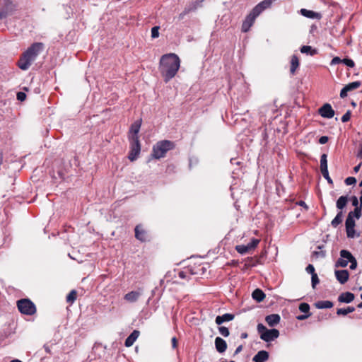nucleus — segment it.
Returning a JSON list of instances; mask_svg holds the SVG:
<instances>
[{
  "mask_svg": "<svg viewBox=\"0 0 362 362\" xmlns=\"http://www.w3.org/2000/svg\"><path fill=\"white\" fill-rule=\"evenodd\" d=\"M300 13L303 16L311 19H320L322 17L320 13H317L310 10H307L305 8H301Z\"/></svg>",
  "mask_w": 362,
  "mask_h": 362,
  "instance_id": "obj_15",
  "label": "nucleus"
},
{
  "mask_svg": "<svg viewBox=\"0 0 362 362\" xmlns=\"http://www.w3.org/2000/svg\"><path fill=\"white\" fill-rule=\"evenodd\" d=\"M44 349L45 350V351L47 353V354H51V350H50V348L49 346L47 345H44Z\"/></svg>",
  "mask_w": 362,
  "mask_h": 362,
  "instance_id": "obj_63",
  "label": "nucleus"
},
{
  "mask_svg": "<svg viewBox=\"0 0 362 362\" xmlns=\"http://www.w3.org/2000/svg\"><path fill=\"white\" fill-rule=\"evenodd\" d=\"M275 1L276 0H263L256 5L243 22L242 31L244 33L247 32L254 24L256 18L265 9L269 8Z\"/></svg>",
  "mask_w": 362,
  "mask_h": 362,
  "instance_id": "obj_3",
  "label": "nucleus"
},
{
  "mask_svg": "<svg viewBox=\"0 0 362 362\" xmlns=\"http://www.w3.org/2000/svg\"><path fill=\"white\" fill-rule=\"evenodd\" d=\"M313 256L319 258V257H325V252L324 251H314L313 253Z\"/></svg>",
  "mask_w": 362,
  "mask_h": 362,
  "instance_id": "obj_49",
  "label": "nucleus"
},
{
  "mask_svg": "<svg viewBox=\"0 0 362 362\" xmlns=\"http://www.w3.org/2000/svg\"><path fill=\"white\" fill-rule=\"evenodd\" d=\"M319 278L317 274H313L311 276V282L313 288H315V286L319 283Z\"/></svg>",
  "mask_w": 362,
  "mask_h": 362,
  "instance_id": "obj_44",
  "label": "nucleus"
},
{
  "mask_svg": "<svg viewBox=\"0 0 362 362\" xmlns=\"http://www.w3.org/2000/svg\"><path fill=\"white\" fill-rule=\"evenodd\" d=\"M218 331L220 334L223 336L224 337H227L229 336L230 332L227 327L221 326L218 327Z\"/></svg>",
  "mask_w": 362,
  "mask_h": 362,
  "instance_id": "obj_37",
  "label": "nucleus"
},
{
  "mask_svg": "<svg viewBox=\"0 0 362 362\" xmlns=\"http://www.w3.org/2000/svg\"><path fill=\"white\" fill-rule=\"evenodd\" d=\"M361 85V83L360 81H354L351 83H349V84L346 85L345 86L346 88H348L349 91H351L353 90L357 89L359 88Z\"/></svg>",
  "mask_w": 362,
  "mask_h": 362,
  "instance_id": "obj_32",
  "label": "nucleus"
},
{
  "mask_svg": "<svg viewBox=\"0 0 362 362\" xmlns=\"http://www.w3.org/2000/svg\"><path fill=\"white\" fill-rule=\"evenodd\" d=\"M247 337V334L246 332L241 334V338L242 339H246Z\"/></svg>",
  "mask_w": 362,
  "mask_h": 362,
  "instance_id": "obj_64",
  "label": "nucleus"
},
{
  "mask_svg": "<svg viewBox=\"0 0 362 362\" xmlns=\"http://www.w3.org/2000/svg\"><path fill=\"white\" fill-rule=\"evenodd\" d=\"M279 336V330L276 329H267V331L265 333L262 334L261 336V339L266 342H269L278 338Z\"/></svg>",
  "mask_w": 362,
  "mask_h": 362,
  "instance_id": "obj_8",
  "label": "nucleus"
},
{
  "mask_svg": "<svg viewBox=\"0 0 362 362\" xmlns=\"http://www.w3.org/2000/svg\"><path fill=\"white\" fill-rule=\"evenodd\" d=\"M299 59L298 57L293 54L291 56V67H290V72L291 74H295L296 69L299 66Z\"/></svg>",
  "mask_w": 362,
  "mask_h": 362,
  "instance_id": "obj_21",
  "label": "nucleus"
},
{
  "mask_svg": "<svg viewBox=\"0 0 362 362\" xmlns=\"http://www.w3.org/2000/svg\"><path fill=\"white\" fill-rule=\"evenodd\" d=\"M200 2L194 1L191 3L189 5L187 6L183 11L180 13L179 18L180 20L183 19L185 16L188 14L189 13L195 11L197 7L199 6Z\"/></svg>",
  "mask_w": 362,
  "mask_h": 362,
  "instance_id": "obj_9",
  "label": "nucleus"
},
{
  "mask_svg": "<svg viewBox=\"0 0 362 362\" xmlns=\"http://www.w3.org/2000/svg\"><path fill=\"white\" fill-rule=\"evenodd\" d=\"M6 16H7L6 12H5V11H0V20L6 18Z\"/></svg>",
  "mask_w": 362,
  "mask_h": 362,
  "instance_id": "obj_60",
  "label": "nucleus"
},
{
  "mask_svg": "<svg viewBox=\"0 0 362 362\" xmlns=\"http://www.w3.org/2000/svg\"><path fill=\"white\" fill-rule=\"evenodd\" d=\"M130 141V151L129 153L128 158L131 161L135 160L141 151V145L139 137H132L129 139Z\"/></svg>",
  "mask_w": 362,
  "mask_h": 362,
  "instance_id": "obj_6",
  "label": "nucleus"
},
{
  "mask_svg": "<svg viewBox=\"0 0 362 362\" xmlns=\"http://www.w3.org/2000/svg\"><path fill=\"white\" fill-rule=\"evenodd\" d=\"M191 276H192V274H190L188 270L187 271H180L178 272V276L180 279L189 280V278L191 277Z\"/></svg>",
  "mask_w": 362,
  "mask_h": 362,
  "instance_id": "obj_35",
  "label": "nucleus"
},
{
  "mask_svg": "<svg viewBox=\"0 0 362 362\" xmlns=\"http://www.w3.org/2000/svg\"><path fill=\"white\" fill-rule=\"evenodd\" d=\"M333 303L329 300H320L315 303V306L317 309L331 308L333 307Z\"/></svg>",
  "mask_w": 362,
  "mask_h": 362,
  "instance_id": "obj_22",
  "label": "nucleus"
},
{
  "mask_svg": "<svg viewBox=\"0 0 362 362\" xmlns=\"http://www.w3.org/2000/svg\"><path fill=\"white\" fill-rule=\"evenodd\" d=\"M349 262L351 263V265L349 267L350 269H355L357 267V262L355 257H354L351 261H349Z\"/></svg>",
  "mask_w": 362,
  "mask_h": 362,
  "instance_id": "obj_54",
  "label": "nucleus"
},
{
  "mask_svg": "<svg viewBox=\"0 0 362 362\" xmlns=\"http://www.w3.org/2000/svg\"><path fill=\"white\" fill-rule=\"evenodd\" d=\"M180 66V59L174 53L163 54L160 59L159 71L165 82L175 76Z\"/></svg>",
  "mask_w": 362,
  "mask_h": 362,
  "instance_id": "obj_1",
  "label": "nucleus"
},
{
  "mask_svg": "<svg viewBox=\"0 0 362 362\" xmlns=\"http://www.w3.org/2000/svg\"><path fill=\"white\" fill-rule=\"evenodd\" d=\"M159 27L154 26L151 29V37L152 38H157L159 36Z\"/></svg>",
  "mask_w": 362,
  "mask_h": 362,
  "instance_id": "obj_41",
  "label": "nucleus"
},
{
  "mask_svg": "<svg viewBox=\"0 0 362 362\" xmlns=\"http://www.w3.org/2000/svg\"><path fill=\"white\" fill-rule=\"evenodd\" d=\"M305 271L308 273V274H310L311 276L313 274H316L315 273V267H313V264H308L307 266V267L305 268Z\"/></svg>",
  "mask_w": 362,
  "mask_h": 362,
  "instance_id": "obj_50",
  "label": "nucleus"
},
{
  "mask_svg": "<svg viewBox=\"0 0 362 362\" xmlns=\"http://www.w3.org/2000/svg\"><path fill=\"white\" fill-rule=\"evenodd\" d=\"M340 63H342V59H341L339 57H335L332 59L330 65L334 66Z\"/></svg>",
  "mask_w": 362,
  "mask_h": 362,
  "instance_id": "obj_51",
  "label": "nucleus"
},
{
  "mask_svg": "<svg viewBox=\"0 0 362 362\" xmlns=\"http://www.w3.org/2000/svg\"><path fill=\"white\" fill-rule=\"evenodd\" d=\"M26 98L25 93L23 92H18L17 93V99L20 101H23Z\"/></svg>",
  "mask_w": 362,
  "mask_h": 362,
  "instance_id": "obj_53",
  "label": "nucleus"
},
{
  "mask_svg": "<svg viewBox=\"0 0 362 362\" xmlns=\"http://www.w3.org/2000/svg\"><path fill=\"white\" fill-rule=\"evenodd\" d=\"M310 313H308V314H305V315H298L296 317V318L298 320H304L305 319H307L309 316H310Z\"/></svg>",
  "mask_w": 362,
  "mask_h": 362,
  "instance_id": "obj_56",
  "label": "nucleus"
},
{
  "mask_svg": "<svg viewBox=\"0 0 362 362\" xmlns=\"http://www.w3.org/2000/svg\"><path fill=\"white\" fill-rule=\"evenodd\" d=\"M361 163H359L358 165H357L356 166H355V167L354 168V171L355 173H358V172L359 171L360 168H361Z\"/></svg>",
  "mask_w": 362,
  "mask_h": 362,
  "instance_id": "obj_62",
  "label": "nucleus"
},
{
  "mask_svg": "<svg viewBox=\"0 0 362 362\" xmlns=\"http://www.w3.org/2000/svg\"><path fill=\"white\" fill-rule=\"evenodd\" d=\"M252 296L257 302H262L265 298V294L261 289L257 288L252 292Z\"/></svg>",
  "mask_w": 362,
  "mask_h": 362,
  "instance_id": "obj_23",
  "label": "nucleus"
},
{
  "mask_svg": "<svg viewBox=\"0 0 362 362\" xmlns=\"http://www.w3.org/2000/svg\"><path fill=\"white\" fill-rule=\"evenodd\" d=\"M297 204L303 206L305 210L308 209V206L304 201H299L297 202Z\"/></svg>",
  "mask_w": 362,
  "mask_h": 362,
  "instance_id": "obj_58",
  "label": "nucleus"
},
{
  "mask_svg": "<svg viewBox=\"0 0 362 362\" xmlns=\"http://www.w3.org/2000/svg\"><path fill=\"white\" fill-rule=\"evenodd\" d=\"M342 63L350 68H353L355 66L354 62L351 59H343Z\"/></svg>",
  "mask_w": 362,
  "mask_h": 362,
  "instance_id": "obj_42",
  "label": "nucleus"
},
{
  "mask_svg": "<svg viewBox=\"0 0 362 362\" xmlns=\"http://www.w3.org/2000/svg\"><path fill=\"white\" fill-rule=\"evenodd\" d=\"M259 240L258 239H256V238H252L251 240V241L247 244L250 247V249L252 250V249H254L255 248L257 245L259 244Z\"/></svg>",
  "mask_w": 362,
  "mask_h": 362,
  "instance_id": "obj_40",
  "label": "nucleus"
},
{
  "mask_svg": "<svg viewBox=\"0 0 362 362\" xmlns=\"http://www.w3.org/2000/svg\"><path fill=\"white\" fill-rule=\"evenodd\" d=\"M235 316L230 313H226L223 315H218L216 317L215 322L217 325H220L225 322H229L234 319Z\"/></svg>",
  "mask_w": 362,
  "mask_h": 362,
  "instance_id": "obj_19",
  "label": "nucleus"
},
{
  "mask_svg": "<svg viewBox=\"0 0 362 362\" xmlns=\"http://www.w3.org/2000/svg\"><path fill=\"white\" fill-rule=\"evenodd\" d=\"M215 346L217 351L223 353L227 349V344L224 339L218 337L215 339Z\"/></svg>",
  "mask_w": 362,
  "mask_h": 362,
  "instance_id": "obj_17",
  "label": "nucleus"
},
{
  "mask_svg": "<svg viewBox=\"0 0 362 362\" xmlns=\"http://www.w3.org/2000/svg\"><path fill=\"white\" fill-rule=\"evenodd\" d=\"M320 170L321 172L328 170L327 156L325 153L322 154L320 157Z\"/></svg>",
  "mask_w": 362,
  "mask_h": 362,
  "instance_id": "obj_27",
  "label": "nucleus"
},
{
  "mask_svg": "<svg viewBox=\"0 0 362 362\" xmlns=\"http://www.w3.org/2000/svg\"><path fill=\"white\" fill-rule=\"evenodd\" d=\"M18 310L24 315H32L36 312L35 304L27 298L21 299L17 301Z\"/></svg>",
  "mask_w": 362,
  "mask_h": 362,
  "instance_id": "obj_5",
  "label": "nucleus"
},
{
  "mask_svg": "<svg viewBox=\"0 0 362 362\" xmlns=\"http://www.w3.org/2000/svg\"><path fill=\"white\" fill-rule=\"evenodd\" d=\"M348 200L349 199L347 196L339 197L336 202L337 208L341 211L346 206Z\"/></svg>",
  "mask_w": 362,
  "mask_h": 362,
  "instance_id": "obj_25",
  "label": "nucleus"
},
{
  "mask_svg": "<svg viewBox=\"0 0 362 362\" xmlns=\"http://www.w3.org/2000/svg\"><path fill=\"white\" fill-rule=\"evenodd\" d=\"M348 264V260L339 258L336 262V267H346Z\"/></svg>",
  "mask_w": 362,
  "mask_h": 362,
  "instance_id": "obj_39",
  "label": "nucleus"
},
{
  "mask_svg": "<svg viewBox=\"0 0 362 362\" xmlns=\"http://www.w3.org/2000/svg\"><path fill=\"white\" fill-rule=\"evenodd\" d=\"M242 350H243V345H240V346H238L236 348V349H235V353H234V354H239Z\"/></svg>",
  "mask_w": 362,
  "mask_h": 362,
  "instance_id": "obj_59",
  "label": "nucleus"
},
{
  "mask_svg": "<svg viewBox=\"0 0 362 362\" xmlns=\"http://www.w3.org/2000/svg\"><path fill=\"white\" fill-rule=\"evenodd\" d=\"M348 214H350L352 218H356L358 219L361 216V206L355 207L353 211H350Z\"/></svg>",
  "mask_w": 362,
  "mask_h": 362,
  "instance_id": "obj_33",
  "label": "nucleus"
},
{
  "mask_svg": "<svg viewBox=\"0 0 362 362\" xmlns=\"http://www.w3.org/2000/svg\"><path fill=\"white\" fill-rule=\"evenodd\" d=\"M340 256L344 259L348 260V262L354 257L350 252L346 250H341Z\"/></svg>",
  "mask_w": 362,
  "mask_h": 362,
  "instance_id": "obj_31",
  "label": "nucleus"
},
{
  "mask_svg": "<svg viewBox=\"0 0 362 362\" xmlns=\"http://www.w3.org/2000/svg\"><path fill=\"white\" fill-rule=\"evenodd\" d=\"M354 294L351 292L341 293L338 297V301L340 303H349L354 300Z\"/></svg>",
  "mask_w": 362,
  "mask_h": 362,
  "instance_id": "obj_13",
  "label": "nucleus"
},
{
  "mask_svg": "<svg viewBox=\"0 0 362 362\" xmlns=\"http://www.w3.org/2000/svg\"><path fill=\"white\" fill-rule=\"evenodd\" d=\"M139 336V332L138 330H134L130 335L124 341V345L127 347L132 346L135 341Z\"/></svg>",
  "mask_w": 362,
  "mask_h": 362,
  "instance_id": "obj_18",
  "label": "nucleus"
},
{
  "mask_svg": "<svg viewBox=\"0 0 362 362\" xmlns=\"http://www.w3.org/2000/svg\"><path fill=\"white\" fill-rule=\"evenodd\" d=\"M236 251L241 254L245 255L246 254L249 250H250V247L248 245H239L235 247Z\"/></svg>",
  "mask_w": 362,
  "mask_h": 362,
  "instance_id": "obj_29",
  "label": "nucleus"
},
{
  "mask_svg": "<svg viewBox=\"0 0 362 362\" xmlns=\"http://www.w3.org/2000/svg\"><path fill=\"white\" fill-rule=\"evenodd\" d=\"M350 200H351V204H352V205L354 206H355V207H360V206H361V204L360 205L358 204V198L356 196H352L350 198Z\"/></svg>",
  "mask_w": 362,
  "mask_h": 362,
  "instance_id": "obj_47",
  "label": "nucleus"
},
{
  "mask_svg": "<svg viewBox=\"0 0 362 362\" xmlns=\"http://www.w3.org/2000/svg\"><path fill=\"white\" fill-rule=\"evenodd\" d=\"M300 52L308 55L314 56L317 54V50L316 49H313L311 46L303 45L300 47Z\"/></svg>",
  "mask_w": 362,
  "mask_h": 362,
  "instance_id": "obj_24",
  "label": "nucleus"
},
{
  "mask_svg": "<svg viewBox=\"0 0 362 362\" xmlns=\"http://www.w3.org/2000/svg\"><path fill=\"white\" fill-rule=\"evenodd\" d=\"M171 342H172L173 348V349H176L177 346V338L175 337L172 338Z\"/></svg>",
  "mask_w": 362,
  "mask_h": 362,
  "instance_id": "obj_57",
  "label": "nucleus"
},
{
  "mask_svg": "<svg viewBox=\"0 0 362 362\" xmlns=\"http://www.w3.org/2000/svg\"><path fill=\"white\" fill-rule=\"evenodd\" d=\"M346 231L347 237L349 238H353L355 236V230L354 227H346Z\"/></svg>",
  "mask_w": 362,
  "mask_h": 362,
  "instance_id": "obj_38",
  "label": "nucleus"
},
{
  "mask_svg": "<svg viewBox=\"0 0 362 362\" xmlns=\"http://www.w3.org/2000/svg\"><path fill=\"white\" fill-rule=\"evenodd\" d=\"M346 227H355V221L354 218L351 216L350 214H348L346 222H345Z\"/></svg>",
  "mask_w": 362,
  "mask_h": 362,
  "instance_id": "obj_36",
  "label": "nucleus"
},
{
  "mask_svg": "<svg viewBox=\"0 0 362 362\" xmlns=\"http://www.w3.org/2000/svg\"><path fill=\"white\" fill-rule=\"evenodd\" d=\"M351 117V111L348 110L342 117H341V122H346L350 119Z\"/></svg>",
  "mask_w": 362,
  "mask_h": 362,
  "instance_id": "obj_46",
  "label": "nucleus"
},
{
  "mask_svg": "<svg viewBox=\"0 0 362 362\" xmlns=\"http://www.w3.org/2000/svg\"><path fill=\"white\" fill-rule=\"evenodd\" d=\"M135 237L142 242L146 240V233L140 225L135 228Z\"/></svg>",
  "mask_w": 362,
  "mask_h": 362,
  "instance_id": "obj_20",
  "label": "nucleus"
},
{
  "mask_svg": "<svg viewBox=\"0 0 362 362\" xmlns=\"http://www.w3.org/2000/svg\"><path fill=\"white\" fill-rule=\"evenodd\" d=\"M357 157L360 159H362V145H361L360 150L358 151L357 153Z\"/></svg>",
  "mask_w": 362,
  "mask_h": 362,
  "instance_id": "obj_61",
  "label": "nucleus"
},
{
  "mask_svg": "<svg viewBox=\"0 0 362 362\" xmlns=\"http://www.w3.org/2000/svg\"><path fill=\"white\" fill-rule=\"evenodd\" d=\"M269 355L267 351L262 350L257 352L252 358L255 362H264L269 359Z\"/></svg>",
  "mask_w": 362,
  "mask_h": 362,
  "instance_id": "obj_16",
  "label": "nucleus"
},
{
  "mask_svg": "<svg viewBox=\"0 0 362 362\" xmlns=\"http://www.w3.org/2000/svg\"><path fill=\"white\" fill-rule=\"evenodd\" d=\"M174 146V143L168 140L158 141L153 146L151 156L156 159L163 158Z\"/></svg>",
  "mask_w": 362,
  "mask_h": 362,
  "instance_id": "obj_4",
  "label": "nucleus"
},
{
  "mask_svg": "<svg viewBox=\"0 0 362 362\" xmlns=\"http://www.w3.org/2000/svg\"><path fill=\"white\" fill-rule=\"evenodd\" d=\"M318 113L324 118L330 119L334 116V110L332 109L329 103L324 104L318 109Z\"/></svg>",
  "mask_w": 362,
  "mask_h": 362,
  "instance_id": "obj_7",
  "label": "nucleus"
},
{
  "mask_svg": "<svg viewBox=\"0 0 362 362\" xmlns=\"http://www.w3.org/2000/svg\"><path fill=\"white\" fill-rule=\"evenodd\" d=\"M267 329H267V327L261 323L257 325V332L260 334V337L262 336V334L265 333L267 331Z\"/></svg>",
  "mask_w": 362,
  "mask_h": 362,
  "instance_id": "obj_43",
  "label": "nucleus"
},
{
  "mask_svg": "<svg viewBox=\"0 0 362 362\" xmlns=\"http://www.w3.org/2000/svg\"><path fill=\"white\" fill-rule=\"evenodd\" d=\"M77 293L75 290L71 291V292L66 296V302L72 304L76 299Z\"/></svg>",
  "mask_w": 362,
  "mask_h": 362,
  "instance_id": "obj_30",
  "label": "nucleus"
},
{
  "mask_svg": "<svg viewBox=\"0 0 362 362\" xmlns=\"http://www.w3.org/2000/svg\"><path fill=\"white\" fill-rule=\"evenodd\" d=\"M299 310L300 312L304 313L305 314L310 313V305L306 303H302L299 305Z\"/></svg>",
  "mask_w": 362,
  "mask_h": 362,
  "instance_id": "obj_34",
  "label": "nucleus"
},
{
  "mask_svg": "<svg viewBox=\"0 0 362 362\" xmlns=\"http://www.w3.org/2000/svg\"><path fill=\"white\" fill-rule=\"evenodd\" d=\"M141 296V291H132L126 293L124 299L129 303H134L138 300L139 298Z\"/></svg>",
  "mask_w": 362,
  "mask_h": 362,
  "instance_id": "obj_10",
  "label": "nucleus"
},
{
  "mask_svg": "<svg viewBox=\"0 0 362 362\" xmlns=\"http://www.w3.org/2000/svg\"><path fill=\"white\" fill-rule=\"evenodd\" d=\"M141 125V119H139V120H137V121L134 122L131 125V127H130V129H129V139H132V137H134V136L139 137L138 133H139V132L140 130Z\"/></svg>",
  "mask_w": 362,
  "mask_h": 362,
  "instance_id": "obj_11",
  "label": "nucleus"
},
{
  "mask_svg": "<svg viewBox=\"0 0 362 362\" xmlns=\"http://www.w3.org/2000/svg\"><path fill=\"white\" fill-rule=\"evenodd\" d=\"M321 173H322V175L324 177V178L325 180H327V181L328 182V183H329V184H332L333 183L332 180L331 179V177L329 175L328 170L323 171V172H321Z\"/></svg>",
  "mask_w": 362,
  "mask_h": 362,
  "instance_id": "obj_48",
  "label": "nucleus"
},
{
  "mask_svg": "<svg viewBox=\"0 0 362 362\" xmlns=\"http://www.w3.org/2000/svg\"><path fill=\"white\" fill-rule=\"evenodd\" d=\"M328 139L327 136H322L319 139V143L320 144H325L328 141Z\"/></svg>",
  "mask_w": 362,
  "mask_h": 362,
  "instance_id": "obj_55",
  "label": "nucleus"
},
{
  "mask_svg": "<svg viewBox=\"0 0 362 362\" xmlns=\"http://www.w3.org/2000/svg\"><path fill=\"white\" fill-rule=\"evenodd\" d=\"M335 276L339 282L344 284L349 279V273L347 270H336Z\"/></svg>",
  "mask_w": 362,
  "mask_h": 362,
  "instance_id": "obj_12",
  "label": "nucleus"
},
{
  "mask_svg": "<svg viewBox=\"0 0 362 362\" xmlns=\"http://www.w3.org/2000/svg\"><path fill=\"white\" fill-rule=\"evenodd\" d=\"M281 317L280 315L278 314H271L265 317L266 322L269 325L270 327H274L276 325H278L280 322Z\"/></svg>",
  "mask_w": 362,
  "mask_h": 362,
  "instance_id": "obj_14",
  "label": "nucleus"
},
{
  "mask_svg": "<svg viewBox=\"0 0 362 362\" xmlns=\"http://www.w3.org/2000/svg\"><path fill=\"white\" fill-rule=\"evenodd\" d=\"M355 310V308L349 306L346 308H339L337 310V314L338 315H346L349 313H353Z\"/></svg>",
  "mask_w": 362,
  "mask_h": 362,
  "instance_id": "obj_28",
  "label": "nucleus"
},
{
  "mask_svg": "<svg viewBox=\"0 0 362 362\" xmlns=\"http://www.w3.org/2000/svg\"><path fill=\"white\" fill-rule=\"evenodd\" d=\"M342 218H343V212L342 211H340L337 213L335 218L332 221L331 225L336 228L337 227L341 222H342Z\"/></svg>",
  "mask_w": 362,
  "mask_h": 362,
  "instance_id": "obj_26",
  "label": "nucleus"
},
{
  "mask_svg": "<svg viewBox=\"0 0 362 362\" xmlns=\"http://www.w3.org/2000/svg\"><path fill=\"white\" fill-rule=\"evenodd\" d=\"M349 92L348 88H346V86H344L340 91V97L341 98H344L347 96V93Z\"/></svg>",
  "mask_w": 362,
  "mask_h": 362,
  "instance_id": "obj_52",
  "label": "nucleus"
},
{
  "mask_svg": "<svg viewBox=\"0 0 362 362\" xmlns=\"http://www.w3.org/2000/svg\"><path fill=\"white\" fill-rule=\"evenodd\" d=\"M43 48L44 45L42 42L32 44L21 57L18 62V67L22 70L28 69L39 54L43 50Z\"/></svg>",
  "mask_w": 362,
  "mask_h": 362,
  "instance_id": "obj_2",
  "label": "nucleus"
},
{
  "mask_svg": "<svg viewBox=\"0 0 362 362\" xmlns=\"http://www.w3.org/2000/svg\"><path fill=\"white\" fill-rule=\"evenodd\" d=\"M344 182L346 185H351L356 183V179L354 177H348Z\"/></svg>",
  "mask_w": 362,
  "mask_h": 362,
  "instance_id": "obj_45",
  "label": "nucleus"
}]
</instances>
